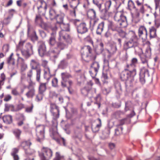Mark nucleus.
Returning <instances> with one entry per match:
<instances>
[{"mask_svg":"<svg viewBox=\"0 0 160 160\" xmlns=\"http://www.w3.org/2000/svg\"><path fill=\"white\" fill-rule=\"evenodd\" d=\"M114 18L117 22V24L109 21L108 25L109 29L113 31H118L119 28H125L127 26L126 18L122 11L117 12Z\"/></svg>","mask_w":160,"mask_h":160,"instance_id":"f257e3e1","label":"nucleus"},{"mask_svg":"<svg viewBox=\"0 0 160 160\" xmlns=\"http://www.w3.org/2000/svg\"><path fill=\"white\" fill-rule=\"evenodd\" d=\"M24 42V41H21L19 42L18 45L17 46L16 51L17 52L20 51L22 55L28 59L33 54V46L30 43L27 42L22 48Z\"/></svg>","mask_w":160,"mask_h":160,"instance_id":"f03ea898","label":"nucleus"},{"mask_svg":"<svg viewBox=\"0 0 160 160\" xmlns=\"http://www.w3.org/2000/svg\"><path fill=\"white\" fill-rule=\"evenodd\" d=\"M136 74L135 69H134L132 70L125 69L121 73L120 78L122 81H127L126 83L129 86H132L135 82L134 76Z\"/></svg>","mask_w":160,"mask_h":160,"instance_id":"7ed1b4c3","label":"nucleus"},{"mask_svg":"<svg viewBox=\"0 0 160 160\" xmlns=\"http://www.w3.org/2000/svg\"><path fill=\"white\" fill-rule=\"evenodd\" d=\"M129 38L130 40L128 42L125 43L124 46V49L127 50L129 48H133L136 52L140 53H142V50L139 46L138 38L134 32V35L131 36Z\"/></svg>","mask_w":160,"mask_h":160,"instance_id":"20e7f679","label":"nucleus"},{"mask_svg":"<svg viewBox=\"0 0 160 160\" xmlns=\"http://www.w3.org/2000/svg\"><path fill=\"white\" fill-rule=\"evenodd\" d=\"M50 108V111L53 116V120L52 121V128L50 131L54 136L58 134V122L56 119L59 117V111L58 107L54 104H51Z\"/></svg>","mask_w":160,"mask_h":160,"instance_id":"39448f33","label":"nucleus"},{"mask_svg":"<svg viewBox=\"0 0 160 160\" xmlns=\"http://www.w3.org/2000/svg\"><path fill=\"white\" fill-rule=\"evenodd\" d=\"M61 26H63L64 29L61 30L59 32V38L58 40L61 41L62 39L64 40L68 43L70 44L72 41L69 35L66 33V31H70V26L68 23L67 24H64L61 25Z\"/></svg>","mask_w":160,"mask_h":160,"instance_id":"423d86ee","label":"nucleus"},{"mask_svg":"<svg viewBox=\"0 0 160 160\" xmlns=\"http://www.w3.org/2000/svg\"><path fill=\"white\" fill-rule=\"evenodd\" d=\"M38 153L40 160H49L52 155L51 150L47 148H43L41 151H38Z\"/></svg>","mask_w":160,"mask_h":160,"instance_id":"0eeeda50","label":"nucleus"},{"mask_svg":"<svg viewBox=\"0 0 160 160\" xmlns=\"http://www.w3.org/2000/svg\"><path fill=\"white\" fill-rule=\"evenodd\" d=\"M45 127L42 125H40L36 128V135L37 140L40 142L44 138Z\"/></svg>","mask_w":160,"mask_h":160,"instance_id":"6e6552de","label":"nucleus"},{"mask_svg":"<svg viewBox=\"0 0 160 160\" xmlns=\"http://www.w3.org/2000/svg\"><path fill=\"white\" fill-rule=\"evenodd\" d=\"M99 65L96 62H94L91 66V70L89 73L92 78H94L96 75L99 68Z\"/></svg>","mask_w":160,"mask_h":160,"instance_id":"1a4fd4ad","label":"nucleus"},{"mask_svg":"<svg viewBox=\"0 0 160 160\" xmlns=\"http://www.w3.org/2000/svg\"><path fill=\"white\" fill-rule=\"evenodd\" d=\"M140 81L142 84L145 83V77H148L149 76V72L148 70L143 67L140 70Z\"/></svg>","mask_w":160,"mask_h":160,"instance_id":"9d476101","label":"nucleus"},{"mask_svg":"<svg viewBox=\"0 0 160 160\" xmlns=\"http://www.w3.org/2000/svg\"><path fill=\"white\" fill-rule=\"evenodd\" d=\"M65 45L63 43L60 42L57 44V48H55L51 50V52L56 54H58L65 47Z\"/></svg>","mask_w":160,"mask_h":160,"instance_id":"9b49d317","label":"nucleus"},{"mask_svg":"<svg viewBox=\"0 0 160 160\" xmlns=\"http://www.w3.org/2000/svg\"><path fill=\"white\" fill-rule=\"evenodd\" d=\"M38 44V53L39 55L42 57L46 54V47L45 43L42 42H39Z\"/></svg>","mask_w":160,"mask_h":160,"instance_id":"f8f14e48","label":"nucleus"},{"mask_svg":"<svg viewBox=\"0 0 160 160\" xmlns=\"http://www.w3.org/2000/svg\"><path fill=\"white\" fill-rule=\"evenodd\" d=\"M77 32L81 34H84L88 31V29L85 23H82L78 25L76 27Z\"/></svg>","mask_w":160,"mask_h":160,"instance_id":"ddd939ff","label":"nucleus"},{"mask_svg":"<svg viewBox=\"0 0 160 160\" xmlns=\"http://www.w3.org/2000/svg\"><path fill=\"white\" fill-rule=\"evenodd\" d=\"M138 35L142 39H145L147 38V32L146 28L143 26L140 27L138 29Z\"/></svg>","mask_w":160,"mask_h":160,"instance_id":"4468645a","label":"nucleus"},{"mask_svg":"<svg viewBox=\"0 0 160 160\" xmlns=\"http://www.w3.org/2000/svg\"><path fill=\"white\" fill-rule=\"evenodd\" d=\"M28 91L26 93V95L28 98H32L35 94V90L31 83H30L28 87Z\"/></svg>","mask_w":160,"mask_h":160,"instance_id":"2eb2a0df","label":"nucleus"},{"mask_svg":"<svg viewBox=\"0 0 160 160\" xmlns=\"http://www.w3.org/2000/svg\"><path fill=\"white\" fill-rule=\"evenodd\" d=\"M18 57V64L21 65L22 69V70H25L27 68V65L25 62L24 59L20 57L19 54L18 53L16 54Z\"/></svg>","mask_w":160,"mask_h":160,"instance_id":"dca6fc26","label":"nucleus"},{"mask_svg":"<svg viewBox=\"0 0 160 160\" xmlns=\"http://www.w3.org/2000/svg\"><path fill=\"white\" fill-rule=\"evenodd\" d=\"M61 76L62 78V85L63 87H65L66 85L65 82L68 81V78L71 77V76L68 73L66 72L62 73Z\"/></svg>","mask_w":160,"mask_h":160,"instance_id":"f3484780","label":"nucleus"},{"mask_svg":"<svg viewBox=\"0 0 160 160\" xmlns=\"http://www.w3.org/2000/svg\"><path fill=\"white\" fill-rule=\"evenodd\" d=\"M56 33L55 32H52L51 34L48 42L49 45L51 46H53L56 42Z\"/></svg>","mask_w":160,"mask_h":160,"instance_id":"a211bd4d","label":"nucleus"},{"mask_svg":"<svg viewBox=\"0 0 160 160\" xmlns=\"http://www.w3.org/2000/svg\"><path fill=\"white\" fill-rule=\"evenodd\" d=\"M64 16L65 15L63 13L60 12V13H58L55 18L57 21V23L60 25L63 24Z\"/></svg>","mask_w":160,"mask_h":160,"instance_id":"6ab92c4d","label":"nucleus"},{"mask_svg":"<svg viewBox=\"0 0 160 160\" xmlns=\"http://www.w3.org/2000/svg\"><path fill=\"white\" fill-rule=\"evenodd\" d=\"M30 65L31 68L32 69L36 70L37 69H40L38 68L39 64L37 60L32 59L30 62Z\"/></svg>","mask_w":160,"mask_h":160,"instance_id":"aec40b11","label":"nucleus"},{"mask_svg":"<svg viewBox=\"0 0 160 160\" xmlns=\"http://www.w3.org/2000/svg\"><path fill=\"white\" fill-rule=\"evenodd\" d=\"M140 56V57L141 59V60L142 63L143 64H146L147 66H148V59L149 58H147V57L144 55V54L142 52L140 53H138Z\"/></svg>","mask_w":160,"mask_h":160,"instance_id":"412c9836","label":"nucleus"},{"mask_svg":"<svg viewBox=\"0 0 160 160\" xmlns=\"http://www.w3.org/2000/svg\"><path fill=\"white\" fill-rule=\"evenodd\" d=\"M134 32L133 31H130L128 33H126L124 31H121L119 33V35L120 37L124 38H129L131 37V36L132 35H134Z\"/></svg>","mask_w":160,"mask_h":160,"instance_id":"4be33fe9","label":"nucleus"},{"mask_svg":"<svg viewBox=\"0 0 160 160\" xmlns=\"http://www.w3.org/2000/svg\"><path fill=\"white\" fill-rule=\"evenodd\" d=\"M38 4H39L40 5L37 7L38 9V11L41 12V11L39 10V9L41 8H42L43 7V9L46 10L47 9V6L46 3L42 0H40L38 1Z\"/></svg>","mask_w":160,"mask_h":160,"instance_id":"5701e85b","label":"nucleus"},{"mask_svg":"<svg viewBox=\"0 0 160 160\" xmlns=\"http://www.w3.org/2000/svg\"><path fill=\"white\" fill-rule=\"evenodd\" d=\"M104 27V22H102L98 24L96 30V33L97 34H101L103 31Z\"/></svg>","mask_w":160,"mask_h":160,"instance_id":"b1692460","label":"nucleus"},{"mask_svg":"<svg viewBox=\"0 0 160 160\" xmlns=\"http://www.w3.org/2000/svg\"><path fill=\"white\" fill-rule=\"evenodd\" d=\"M68 66V62L66 59H63L62 60L58 65L59 68L63 69L66 68Z\"/></svg>","mask_w":160,"mask_h":160,"instance_id":"393cba45","label":"nucleus"},{"mask_svg":"<svg viewBox=\"0 0 160 160\" xmlns=\"http://www.w3.org/2000/svg\"><path fill=\"white\" fill-rule=\"evenodd\" d=\"M44 77L45 78L49 80L51 76L50 70L49 67L44 68Z\"/></svg>","mask_w":160,"mask_h":160,"instance_id":"a878e982","label":"nucleus"},{"mask_svg":"<svg viewBox=\"0 0 160 160\" xmlns=\"http://www.w3.org/2000/svg\"><path fill=\"white\" fill-rule=\"evenodd\" d=\"M44 77L45 78L49 80L51 76L50 70L49 67L44 68Z\"/></svg>","mask_w":160,"mask_h":160,"instance_id":"bb28decb","label":"nucleus"},{"mask_svg":"<svg viewBox=\"0 0 160 160\" xmlns=\"http://www.w3.org/2000/svg\"><path fill=\"white\" fill-rule=\"evenodd\" d=\"M32 143L30 140L22 142L21 144V146L24 149L25 151L27 150L31 144Z\"/></svg>","mask_w":160,"mask_h":160,"instance_id":"cd10ccee","label":"nucleus"},{"mask_svg":"<svg viewBox=\"0 0 160 160\" xmlns=\"http://www.w3.org/2000/svg\"><path fill=\"white\" fill-rule=\"evenodd\" d=\"M2 119L3 122L6 124H10L12 122V118L10 115L4 116L3 117Z\"/></svg>","mask_w":160,"mask_h":160,"instance_id":"c85d7f7f","label":"nucleus"},{"mask_svg":"<svg viewBox=\"0 0 160 160\" xmlns=\"http://www.w3.org/2000/svg\"><path fill=\"white\" fill-rule=\"evenodd\" d=\"M137 64V59L136 58H133L132 59L130 64L129 65H128V66L130 70H131V68H133V70L134 69H135L134 68Z\"/></svg>","mask_w":160,"mask_h":160,"instance_id":"c756f323","label":"nucleus"},{"mask_svg":"<svg viewBox=\"0 0 160 160\" xmlns=\"http://www.w3.org/2000/svg\"><path fill=\"white\" fill-rule=\"evenodd\" d=\"M18 150L17 148H14L12 149L11 155L13 157L14 160H18L19 158L17 154Z\"/></svg>","mask_w":160,"mask_h":160,"instance_id":"7c9ffc66","label":"nucleus"},{"mask_svg":"<svg viewBox=\"0 0 160 160\" xmlns=\"http://www.w3.org/2000/svg\"><path fill=\"white\" fill-rule=\"evenodd\" d=\"M46 83H41L39 87V92L43 94L46 89Z\"/></svg>","mask_w":160,"mask_h":160,"instance_id":"2f4dec72","label":"nucleus"},{"mask_svg":"<svg viewBox=\"0 0 160 160\" xmlns=\"http://www.w3.org/2000/svg\"><path fill=\"white\" fill-rule=\"evenodd\" d=\"M93 3L95 5L99 8V10H101L102 8V5L103 4V1L102 0H93Z\"/></svg>","mask_w":160,"mask_h":160,"instance_id":"473e14b6","label":"nucleus"},{"mask_svg":"<svg viewBox=\"0 0 160 160\" xmlns=\"http://www.w3.org/2000/svg\"><path fill=\"white\" fill-rule=\"evenodd\" d=\"M58 14L55 10L52 9L50 10L49 14L50 18L51 20L55 18Z\"/></svg>","mask_w":160,"mask_h":160,"instance_id":"72a5a7b5","label":"nucleus"},{"mask_svg":"<svg viewBox=\"0 0 160 160\" xmlns=\"http://www.w3.org/2000/svg\"><path fill=\"white\" fill-rule=\"evenodd\" d=\"M88 15L92 18H96L95 11L93 9H90L89 10L87 13Z\"/></svg>","mask_w":160,"mask_h":160,"instance_id":"f704fd0d","label":"nucleus"},{"mask_svg":"<svg viewBox=\"0 0 160 160\" xmlns=\"http://www.w3.org/2000/svg\"><path fill=\"white\" fill-rule=\"evenodd\" d=\"M150 36L154 38L156 36V29L155 27H152L150 29Z\"/></svg>","mask_w":160,"mask_h":160,"instance_id":"c9c22d12","label":"nucleus"},{"mask_svg":"<svg viewBox=\"0 0 160 160\" xmlns=\"http://www.w3.org/2000/svg\"><path fill=\"white\" fill-rule=\"evenodd\" d=\"M90 88H87L86 86L81 90V93L84 96H87L90 90Z\"/></svg>","mask_w":160,"mask_h":160,"instance_id":"e433bc0d","label":"nucleus"},{"mask_svg":"<svg viewBox=\"0 0 160 160\" xmlns=\"http://www.w3.org/2000/svg\"><path fill=\"white\" fill-rule=\"evenodd\" d=\"M35 22L36 23L40 24L41 26L42 27L43 25H45V23L43 22L40 16H36Z\"/></svg>","mask_w":160,"mask_h":160,"instance_id":"4c0bfd02","label":"nucleus"},{"mask_svg":"<svg viewBox=\"0 0 160 160\" xmlns=\"http://www.w3.org/2000/svg\"><path fill=\"white\" fill-rule=\"evenodd\" d=\"M98 120L99 122V123L97 124L95 127H93L92 126V131L93 132H98L99 131V129L101 126V120L99 118H98Z\"/></svg>","mask_w":160,"mask_h":160,"instance_id":"58836bf2","label":"nucleus"},{"mask_svg":"<svg viewBox=\"0 0 160 160\" xmlns=\"http://www.w3.org/2000/svg\"><path fill=\"white\" fill-rule=\"evenodd\" d=\"M151 48L150 47H148L146 49L145 54H144L147 58H150L151 55Z\"/></svg>","mask_w":160,"mask_h":160,"instance_id":"ea45409f","label":"nucleus"},{"mask_svg":"<svg viewBox=\"0 0 160 160\" xmlns=\"http://www.w3.org/2000/svg\"><path fill=\"white\" fill-rule=\"evenodd\" d=\"M117 128L115 129V134L116 135H118L122 133V131L123 128L121 126L119 125L117 126Z\"/></svg>","mask_w":160,"mask_h":160,"instance_id":"a19ab883","label":"nucleus"},{"mask_svg":"<svg viewBox=\"0 0 160 160\" xmlns=\"http://www.w3.org/2000/svg\"><path fill=\"white\" fill-rule=\"evenodd\" d=\"M110 133V129L108 128H106L102 132V134L104 136L105 138H108L109 136Z\"/></svg>","mask_w":160,"mask_h":160,"instance_id":"79ce46f5","label":"nucleus"},{"mask_svg":"<svg viewBox=\"0 0 160 160\" xmlns=\"http://www.w3.org/2000/svg\"><path fill=\"white\" fill-rule=\"evenodd\" d=\"M43 97L42 93H40L39 92L36 96L35 100L37 102H39L42 101Z\"/></svg>","mask_w":160,"mask_h":160,"instance_id":"37998d69","label":"nucleus"},{"mask_svg":"<svg viewBox=\"0 0 160 160\" xmlns=\"http://www.w3.org/2000/svg\"><path fill=\"white\" fill-rule=\"evenodd\" d=\"M13 132L17 138H19L21 133V131L18 129H15L13 130Z\"/></svg>","mask_w":160,"mask_h":160,"instance_id":"c03bdc74","label":"nucleus"},{"mask_svg":"<svg viewBox=\"0 0 160 160\" xmlns=\"http://www.w3.org/2000/svg\"><path fill=\"white\" fill-rule=\"evenodd\" d=\"M101 99V98L100 94H98L97 96L95 98V100L96 102H95V104H97L98 105V108L100 107V101Z\"/></svg>","mask_w":160,"mask_h":160,"instance_id":"a18cd8bd","label":"nucleus"},{"mask_svg":"<svg viewBox=\"0 0 160 160\" xmlns=\"http://www.w3.org/2000/svg\"><path fill=\"white\" fill-rule=\"evenodd\" d=\"M128 8L130 10L132 9H135L136 8L134 2L132 1H129L128 2Z\"/></svg>","mask_w":160,"mask_h":160,"instance_id":"49530a36","label":"nucleus"},{"mask_svg":"<svg viewBox=\"0 0 160 160\" xmlns=\"http://www.w3.org/2000/svg\"><path fill=\"white\" fill-rule=\"evenodd\" d=\"M36 80L38 82H39L40 78L41 69H38L36 70Z\"/></svg>","mask_w":160,"mask_h":160,"instance_id":"de8ad7c7","label":"nucleus"},{"mask_svg":"<svg viewBox=\"0 0 160 160\" xmlns=\"http://www.w3.org/2000/svg\"><path fill=\"white\" fill-rule=\"evenodd\" d=\"M31 40L33 42H35L38 40V37L36 35V32L35 31H34L33 33L30 36Z\"/></svg>","mask_w":160,"mask_h":160,"instance_id":"09e8293b","label":"nucleus"},{"mask_svg":"<svg viewBox=\"0 0 160 160\" xmlns=\"http://www.w3.org/2000/svg\"><path fill=\"white\" fill-rule=\"evenodd\" d=\"M35 150L33 149H32L29 147L28 149L27 150H25V153L31 155L34 153L35 152Z\"/></svg>","mask_w":160,"mask_h":160,"instance_id":"8fccbe9b","label":"nucleus"},{"mask_svg":"<svg viewBox=\"0 0 160 160\" xmlns=\"http://www.w3.org/2000/svg\"><path fill=\"white\" fill-rule=\"evenodd\" d=\"M7 63L9 64L14 65V60L13 58L9 57L7 60Z\"/></svg>","mask_w":160,"mask_h":160,"instance_id":"3c124183","label":"nucleus"},{"mask_svg":"<svg viewBox=\"0 0 160 160\" xmlns=\"http://www.w3.org/2000/svg\"><path fill=\"white\" fill-rule=\"evenodd\" d=\"M33 108V105H32L30 107H27L26 108L25 111L26 112L28 113H31L32 112V109Z\"/></svg>","mask_w":160,"mask_h":160,"instance_id":"603ef678","label":"nucleus"},{"mask_svg":"<svg viewBox=\"0 0 160 160\" xmlns=\"http://www.w3.org/2000/svg\"><path fill=\"white\" fill-rule=\"evenodd\" d=\"M9 49V46L8 44H5L2 47V51L4 52H7Z\"/></svg>","mask_w":160,"mask_h":160,"instance_id":"864d4df0","label":"nucleus"},{"mask_svg":"<svg viewBox=\"0 0 160 160\" xmlns=\"http://www.w3.org/2000/svg\"><path fill=\"white\" fill-rule=\"evenodd\" d=\"M5 79V76L4 73H2L1 74L0 82L2 84H4V81Z\"/></svg>","mask_w":160,"mask_h":160,"instance_id":"5fc2aeb1","label":"nucleus"},{"mask_svg":"<svg viewBox=\"0 0 160 160\" xmlns=\"http://www.w3.org/2000/svg\"><path fill=\"white\" fill-rule=\"evenodd\" d=\"M131 105V102L130 101H128L125 102V110L127 111L129 109V107Z\"/></svg>","mask_w":160,"mask_h":160,"instance_id":"6e6d98bb","label":"nucleus"},{"mask_svg":"<svg viewBox=\"0 0 160 160\" xmlns=\"http://www.w3.org/2000/svg\"><path fill=\"white\" fill-rule=\"evenodd\" d=\"M13 106L12 105L8 104H5V108H4V111H8L9 110L10 108L12 107Z\"/></svg>","mask_w":160,"mask_h":160,"instance_id":"4d7b16f0","label":"nucleus"},{"mask_svg":"<svg viewBox=\"0 0 160 160\" xmlns=\"http://www.w3.org/2000/svg\"><path fill=\"white\" fill-rule=\"evenodd\" d=\"M58 82V79L56 78H53L52 81V86L54 87H56L57 85Z\"/></svg>","mask_w":160,"mask_h":160,"instance_id":"13d9d810","label":"nucleus"},{"mask_svg":"<svg viewBox=\"0 0 160 160\" xmlns=\"http://www.w3.org/2000/svg\"><path fill=\"white\" fill-rule=\"evenodd\" d=\"M12 97L9 94H7L5 96L4 100L5 101L7 102L11 99Z\"/></svg>","mask_w":160,"mask_h":160,"instance_id":"bf43d9fd","label":"nucleus"},{"mask_svg":"<svg viewBox=\"0 0 160 160\" xmlns=\"http://www.w3.org/2000/svg\"><path fill=\"white\" fill-rule=\"evenodd\" d=\"M12 93L14 95L17 96L19 95V93L18 92L16 88L12 89Z\"/></svg>","mask_w":160,"mask_h":160,"instance_id":"052dcab7","label":"nucleus"},{"mask_svg":"<svg viewBox=\"0 0 160 160\" xmlns=\"http://www.w3.org/2000/svg\"><path fill=\"white\" fill-rule=\"evenodd\" d=\"M97 22L96 20H92L90 22V27L91 28L92 27V28H93V27L94 26L95 23Z\"/></svg>","mask_w":160,"mask_h":160,"instance_id":"680f3d73","label":"nucleus"},{"mask_svg":"<svg viewBox=\"0 0 160 160\" xmlns=\"http://www.w3.org/2000/svg\"><path fill=\"white\" fill-rule=\"evenodd\" d=\"M78 5L76 6H74L73 8V10L71 12V14L72 16H76V13H75V9L77 8V5H78Z\"/></svg>","mask_w":160,"mask_h":160,"instance_id":"e2e57ef3","label":"nucleus"},{"mask_svg":"<svg viewBox=\"0 0 160 160\" xmlns=\"http://www.w3.org/2000/svg\"><path fill=\"white\" fill-rule=\"evenodd\" d=\"M48 62L45 60H43L42 62V65L44 68L48 67L47 66Z\"/></svg>","mask_w":160,"mask_h":160,"instance_id":"0e129e2a","label":"nucleus"},{"mask_svg":"<svg viewBox=\"0 0 160 160\" xmlns=\"http://www.w3.org/2000/svg\"><path fill=\"white\" fill-rule=\"evenodd\" d=\"M93 84V82L91 81H89L87 82V84L86 86L87 88H90V90L91 89L92 87Z\"/></svg>","mask_w":160,"mask_h":160,"instance_id":"69168bd1","label":"nucleus"},{"mask_svg":"<svg viewBox=\"0 0 160 160\" xmlns=\"http://www.w3.org/2000/svg\"><path fill=\"white\" fill-rule=\"evenodd\" d=\"M39 32L42 38H44L46 36V34L43 30H39Z\"/></svg>","mask_w":160,"mask_h":160,"instance_id":"338daca9","label":"nucleus"},{"mask_svg":"<svg viewBox=\"0 0 160 160\" xmlns=\"http://www.w3.org/2000/svg\"><path fill=\"white\" fill-rule=\"evenodd\" d=\"M60 156L59 153L58 152H57L56 153V157L54 160H60Z\"/></svg>","mask_w":160,"mask_h":160,"instance_id":"774afa93","label":"nucleus"}]
</instances>
